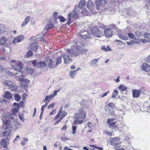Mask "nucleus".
<instances>
[{
    "instance_id": "c756f323",
    "label": "nucleus",
    "mask_w": 150,
    "mask_h": 150,
    "mask_svg": "<svg viewBox=\"0 0 150 150\" xmlns=\"http://www.w3.org/2000/svg\"><path fill=\"white\" fill-rule=\"evenodd\" d=\"M101 49L105 52L110 51L112 50L109 46H107L106 47L105 46H103L102 47Z\"/></svg>"
},
{
    "instance_id": "680f3d73",
    "label": "nucleus",
    "mask_w": 150,
    "mask_h": 150,
    "mask_svg": "<svg viewBox=\"0 0 150 150\" xmlns=\"http://www.w3.org/2000/svg\"><path fill=\"white\" fill-rule=\"evenodd\" d=\"M87 125H88V126L90 128H91L93 127V125L92 123L91 122H88Z\"/></svg>"
},
{
    "instance_id": "de8ad7c7",
    "label": "nucleus",
    "mask_w": 150,
    "mask_h": 150,
    "mask_svg": "<svg viewBox=\"0 0 150 150\" xmlns=\"http://www.w3.org/2000/svg\"><path fill=\"white\" fill-rule=\"evenodd\" d=\"M59 18L60 19V21L62 22H64L65 21V18L62 16H60L59 17Z\"/></svg>"
},
{
    "instance_id": "4d7b16f0",
    "label": "nucleus",
    "mask_w": 150,
    "mask_h": 150,
    "mask_svg": "<svg viewBox=\"0 0 150 150\" xmlns=\"http://www.w3.org/2000/svg\"><path fill=\"white\" fill-rule=\"evenodd\" d=\"M0 28L2 29H4V32L6 30V28L5 26L3 25H1L0 26Z\"/></svg>"
},
{
    "instance_id": "2eb2a0df",
    "label": "nucleus",
    "mask_w": 150,
    "mask_h": 150,
    "mask_svg": "<svg viewBox=\"0 0 150 150\" xmlns=\"http://www.w3.org/2000/svg\"><path fill=\"white\" fill-rule=\"evenodd\" d=\"M141 69L145 71H148L150 70V65L146 63H144L142 65Z\"/></svg>"
},
{
    "instance_id": "052dcab7",
    "label": "nucleus",
    "mask_w": 150,
    "mask_h": 150,
    "mask_svg": "<svg viewBox=\"0 0 150 150\" xmlns=\"http://www.w3.org/2000/svg\"><path fill=\"white\" fill-rule=\"evenodd\" d=\"M68 21L67 22V24L69 25V24L70 23V21H71V18H70L69 16H68Z\"/></svg>"
},
{
    "instance_id": "ddd939ff",
    "label": "nucleus",
    "mask_w": 150,
    "mask_h": 150,
    "mask_svg": "<svg viewBox=\"0 0 150 150\" xmlns=\"http://www.w3.org/2000/svg\"><path fill=\"white\" fill-rule=\"evenodd\" d=\"M11 117H12L10 116L8 119L6 120L4 122V125L6 126L7 129H8L9 128H11V126H12V121L10 120Z\"/></svg>"
},
{
    "instance_id": "c85d7f7f",
    "label": "nucleus",
    "mask_w": 150,
    "mask_h": 150,
    "mask_svg": "<svg viewBox=\"0 0 150 150\" xmlns=\"http://www.w3.org/2000/svg\"><path fill=\"white\" fill-rule=\"evenodd\" d=\"M115 118H113L112 119H108L107 123H108L110 125H114L116 123V122H112L113 121L115 120Z\"/></svg>"
},
{
    "instance_id": "e433bc0d",
    "label": "nucleus",
    "mask_w": 150,
    "mask_h": 150,
    "mask_svg": "<svg viewBox=\"0 0 150 150\" xmlns=\"http://www.w3.org/2000/svg\"><path fill=\"white\" fill-rule=\"evenodd\" d=\"M62 61L60 57H58L57 59V62L56 63V67L59 64H61L62 63Z\"/></svg>"
},
{
    "instance_id": "9b49d317",
    "label": "nucleus",
    "mask_w": 150,
    "mask_h": 150,
    "mask_svg": "<svg viewBox=\"0 0 150 150\" xmlns=\"http://www.w3.org/2000/svg\"><path fill=\"white\" fill-rule=\"evenodd\" d=\"M104 32L105 35L107 38H110L112 36V31L110 29H105L104 30Z\"/></svg>"
},
{
    "instance_id": "aec40b11",
    "label": "nucleus",
    "mask_w": 150,
    "mask_h": 150,
    "mask_svg": "<svg viewBox=\"0 0 150 150\" xmlns=\"http://www.w3.org/2000/svg\"><path fill=\"white\" fill-rule=\"evenodd\" d=\"M7 39L4 36L1 38L0 40V44L2 45H5L7 44Z\"/></svg>"
},
{
    "instance_id": "a211bd4d",
    "label": "nucleus",
    "mask_w": 150,
    "mask_h": 150,
    "mask_svg": "<svg viewBox=\"0 0 150 150\" xmlns=\"http://www.w3.org/2000/svg\"><path fill=\"white\" fill-rule=\"evenodd\" d=\"M30 18V16H27L25 18L24 20L22 22L21 24V27H23L27 24L28 22L29 21Z\"/></svg>"
},
{
    "instance_id": "5fc2aeb1",
    "label": "nucleus",
    "mask_w": 150,
    "mask_h": 150,
    "mask_svg": "<svg viewBox=\"0 0 150 150\" xmlns=\"http://www.w3.org/2000/svg\"><path fill=\"white\" fill-rule=\"evenodd\" d=\"M54 105L55 104L54 103H52L48 106V108L49 109L52 108L54 107Z\"/></svg>"
},
{
    "instance_id": "4be33fe9",
    "label": "nucleus",
    "mask_w": 150,
    "mask_h": 150,
    "mask_svg": "<svg viewBox=\"0 0 150 150\" xmlns=\"http://www.w3.org/2000/svg\"><path fill=\"white\" fill-rule=\"evenodd\" d=\"M79 68L76 70H74L70 71L69 75L72 78H74L75 77V75L76 74V71L79 70Z\"/></svg>"
},
{
    "instance_id": "39448f33",
    "label": "nucleus",
    "mask_w": 150,
    "mask_h": 150,
    "mask_svg": "<svg viewBox=\"0 0 150 150\" xmlns=\"http://www.w3.org/2000/svg\"><path fill=\"white\" fill-rule=\"evenodd\" d=\"M10 120L12 121V126L11 128H13L14 129H17L19 127L20 125V124L18 122V119L16 118H14V117H11Z\"/></svg>"
},
{
    "instance_id": "393cba45",
    "label": "nucleus",
    "mask_w": 150,
    "mask_h": 150,
    "mask_svg": "<svg viewBox=\"0 0 150 150\" xmlns=\"http://www.w3.org/2000/svg\"><path fill=\"white\" fill-rule=\"evenodd\" d=\"M118 93V91L116 90H114L112 93L111 97L108 98V100L110 101L111 99H112V98H115Z\"/></svg>"
},
{
    "instance_id": "69168bd1",
    "label": "nucleus",
    "mask_w": 150,
    "mask_h": 150,
    "mask_svg": "<svg viewBox=\"0 0 150 150\" xmlns=\"http://www.w3.org/2000/svg\"><path fill=\"white\" fill-rule=\"evenodd\" d=\"M19 117L20 120L22 121L23 122L25 120V119L22 116H21L20 115H19Z\"/></svg>"
},
{
    "instance_id": "72a5a7b5",
    "label": "nucleus",
    "mask_w": 150,
    "mask_h": 150,
    "mask_svg": "<svg viewBox=\"0 0 150 150\" xmlns=\"http://www.w3.org/2000/svg\"><path fill=\"white\" fill-rule=\"evenodd\" d=\"M98 59H93L90 62V65L91 66H94L97 62Z\"/></svg>"
},
{
    "instance_id": "f257e3e1",
    "label": "nucleus",
    "mask_w": 150,
    "mask_h": 150,
    "mask_svg": "<svg viewBox=\"0 0 150 150\" xmlns=\"http://www.w3.org/2000/svg\"><path fill=\"white\" fill-rule=\"evenodd\" d=\"M86 50L85 49L81 48L80 47L76 46L74 49L73 51H71L69 49L67 50V52L69 54L70 53V56H75L78 55L81 53H86Z\"/></svg>"
},
{
    "instance_id": "0e129e2a",
    "label": "nucleus",
    "mask_w": 150,
    "mask_h": 150,
    "mask_svg": "<svg viewBox=\"0 0 150 150\" xmlns=\"http://www.w3.org/2000/svg\"><path fill=\"white\" fill-rule=\"evenodd\" d=\"M29 73H30L31 74H32L34 72V70L33 69H30L28 70Z\"/></svg>"
},
{
    "instance_id": "6ab92c4d",
    "label": "nucleus",
    "mask_w": 150,
    "mask_h": 150,
    "mask_svg": "<svg viewBox=\"0 0 150 150\" xmlns=\"http://www.w3.org/2000/svg\"><path fill=\"white\" fill-rule=\"evenodd\" d=\"M54 26V25L51 22L49 21L48 23L46 26L45 29H44V31L45 32H46L49 29L53 28Z\"/></svg>"
},
{
    "instance_id": "f8f14e48",
    "label": "nucleus",
    "mask_w": 150,
    "mask_h": 150,
    "mask_svg": "<svg viewBox=\"0 0 150 150\" xmlns=\"http://www.w3.org/2000/svg\"><path fill=\"white\" fill-rule=\"evenodd\" d=\"M24 39V36L23 35H18L14 38L13 41V43L19 42L23 40Z\"/></svg>"
},
{
    "instance_id": "cd10ccee",
    "label": "nucleus",
    "mask_w": 150,
    "mask_h": 150,
    "mask_svg": "<svg viewBox=\"0 0 150 150\" xmlns=\"http://www.w3.org/2000/svg\"><path fill=\"white\" fill-rule=\"evenodd\" d=\"M10 134V133L9 132L5 131L3 132V137H5V139L6 140H8V139L7 137H9Z\"/></svg>"
},
{
    "instance_id": "6e6552de",
    "label": "nucleus",
    "mask_w": 150,
    "mask_h": 150,
    "mask_svg": "<svg viewBox=\"0 0 150 150\" xmlns=\"http://www.w3.org/2000/svg\"><path fill=\"white\" fill-rule=\"evenodd\" d=\"M79 11L77 9V7L76 6L74 10L69 14L68 16H69L70 18L71 17L76 18L78 17Z\"/></svg>"
},
{
    "instance_id": "7ed1b4c3",
    "label": "nucleus",
    "mask_w": 150,
    "mask_h": 150,
    "mask_svg": "<svg viewBox=\"0 0 150 150\" xmlns=\"http://www.w3.org/2000/svg\"><path fill=\"white\" fill-rule=\"evenodd\" d=\"M86 116V112L84 110V109L80 108L78 110V113L76 114V119H83Z\"/></svg>"
},
{
    "instance_id": "473e14b6",
    "label": "nucleus",
    "mask_w": 150,
    "mask_h": 150,
    "mask_svg": "<svg viewBox=\"0 0 150 150\" xmlns=\"http://www.w3.org/2000/svg\"><path fill=\"white\" fill-rule=\"evenodd\" d=\"M118 89L121 91H124L127 89V88L122 85H120L119 86Z\"/></svg>"
},
{
    "instance_id": "f704fd0d",
    "label": "nucleus",
    "mask_w": 150,
    "mask_h": 150,
    "mask_svg": "<svg viewBox=\"0 0 150 150\" xmlns=\"http://www.w3.org/2000/svg\"><path fill=\"white\" fill-rule=\"evenodd\" d=\"M120 38L122 40H128V38L127 36H125L123 34H120L119 35Z\"/></svg>"
},
{
    "instance_id": "79ce46f5",
    "label": "nucleus",
    "mask_w": 150,
    "mask_h": 150,
    "mask_svg": "<svg viewBox=\"0 0 150 150\" xmlns=\"http://www.w3.org/2000/svg\"><path fill=\"white\" fill-rule=\"evenodd\" d=\"M105 106H108V108H114L115 107L114 104L112 103H110L108 105Z\"/></svg>"
},
{
    "instance_id": "603ef678",
    "label": "nucleus",
    "mask_w": 150,
    "mask_h": 150,
    "mask_svg": "<svg viewBox=\"0 0 150 150\" xmlns=\"http://www.w3.org/2000/svg\"><path fill=\"white\" fill-rule=\"evenodd\" d=\"M20 136L18 135H17L16 138L13 140V142L14 143H15L17 141L20 139Z\"/></svg>"
},
{
    "instance_id": "f3484780",
    "label": "nucleus",
    "mask_w": 150,
    "mask_h": 150,
    "mask_svg": "<svg viewBox=\"0 0 150 150\" xmlns=\"http://www.w3.org/2000/svg\"><path fill=\"white\" fill-rule=\"evenodd\" d=\"M87 7L88 9L91 11L93 8V2L91 0H89L87 3Z\"/></svg>"
},
{
    "instance_id": "774afa93",
    "label": "nucleus",
    "mask_w": 150,
    "mask_h": 150,
    "mask_svg": "<svg viewBox=\"0 0 150 150\" xmlns=\"http://www.w3.org/2000/svg\"><path fill=\"white\" fill-rule=\"evenodd\" d=\"M45 107H46L44 105H43L42 106L41 110V112H43L44 110Z\"/></svg>"
},
{
    "instance_id": "5701e85b",
    "label": "nucleus",
    "mask_w": 150,
    "mask_h": 150,
    "mask_svg": "<svg viewBox=\"0 0 150 150\" xmlns=\"http://www.w3.org/2000/svg\"><path fill=\"white\" fill-rule=\"evenodd\" d=\"M4 97L5 98L9 99L12 97V95L9 92L6 91L5 93Z\"/></svg>"
},
{
    "instance_id": "6e6d98bb",
    "label": "nucleus",
    "mask_w": 150,
    "mask_h": 150,
    "mask_svg": "<svg viewBox=\"0 0 150 150\" xmlns=\"http://www.w3.org/2000/svg\"><path fill=\"white\" fill-rule=\"evenodd\" d=\"M62 108H61L59 109V112L57 114V115H58L59 117L61 115L62 113Z\"/></svg>"
},
{
    "instance_id": "8fccbe9b",
    "label": "nucleus",
    "mask_w": 150,
    "mask_h": 150,
    "mask_svg": "<svg viewBox=\"0 0 150 150\" xmlns=\"http://www.w3.org/2000/svg\"><path fill=\"white\" fill-rule=\"evenodd\" d=\"M82 12L84 15L87 14V11L86 8H83L82 9Z\"/></svg>"
},
{
    "instance_id": "338daca9",
    "label": "nucleus",
    "mask_w": 150,
    "mask_h": 150,
    "mask_svg": "<svg viewBox=\"0 0 150 150\" xmlns=\"http://www.w3.org/2000/svg\"><path fill=\"white\" fill-rule=\"evenodd\" d=\"M69 139L67 138H66V137H62V138H61V139L63 141H66L67 140H68Z\"/></svg>"
},
{
    "instance_id": "3c124183",
    "label": "nucleus",
    "mask_w": 150,
    "mask_h": 150,
    "mask_svg": "<svg viewBox=\"0 0 150 150\" xmlns=\"http://www.w3.org/2000/svg\"><path fill=\"white\" fill-rule=\"evenodd\" d=\"M145 61L147 62H150V55L145 58Z\"/></svg>"
},
{
    "instance_id": "ea45409f",
    "label": "nucleus",
    "mask_w": 150,
    "mask_h": 150,
    "mask_svg": "<svg viewBox=\"0 0 150 150\" xmlns=\"http://www.w3.org/2000/svg\"><path fill=\"white\" fill-rule=\"evenodd\" d=\"M90 146L92 147H93L95 148L96 149H99V150H103V148L100 147H99L97 145H90Z\"/></svg>"
},
{
    "instance_id": "423d86ee",
    "label": "nucleus",
    "mask_w": 150,
    "mask_h": 150,
    "mask_svg": "<svg viewBox=\"0 0 150 150\" xmlns=\"http://www.w3.org/2000/svg\"><path fill=\"white\" fill-rule=\"evenodd\" d=\"M70 53L69 54L67 51L66 53L63 55L64 59V63L65 64H69L72 62V60L70 57L73 56H70Z\"/></svg>"
},
{
    "instance_id": "58836bf2",
    "label": "nucleus",
    "mask_w": 150,
    "mask_h": 150,
    "mask_svg": "<svg viewBox=\"0 0 150 150\" xmlns=\"http://www.w3.org/2000/svg\"><path fill=\"white\" fill-rule=\"evenodd\" d=\"M28 139L25 138H23V140L21 141V144L23 145H24L28 142Z\"/></svg>"
},
{
    "instance_id": "37998d69",
    "label": "nucleus",
    "mask_w": 150,
    "mask_h": 150,
    "mask_svg": "<svg viewBox=\"0 0 150 150\" xmlns=\"http://www.w3.org/2000/svg\"><path fill=\"white\" fill-rule=\"evenodd\" d=\"M144 37L145 38H148L150 40V33H145L144 34Z\"/></svg>"
},
{
    "instance_id": "7c9ffc66",
    "label": "nucleus",
    "mask_w": 150,
    "mask_h": 150,
    "mask_svg": "<svg viewBox=\"0 0 150 150\" xmlns=\"http://www.w3.org/2000/svg\"><path fill=\"white\" fill-rule=\"evenodd\" d=\"M1 143L2 146L4 148H5L6 147V142L4 139H1Z\"/></svg>"
},
{
    "instance_id": "2f4dec72",
    "label": "nucleus",
    "mask_w": 150,
    "mask_h": 150,
    "mask_svg": "<svg viewBox=\"0 0 150 150\" xmlns=\"http://www.w3.org/2000/svg\"><path fill=\"white\" fill-rule=\"evenodd\" d=\"M14 97L15 100L17 101H19L21 98V96L18 94H15Z\"/></svg>"
},
{
    "instance_id": "bb28decb",
    "label": "nucleus",
    "mask_w": 150,
    "mask_h": 150,
    "mask_svg": "<svg viewBox=\"0 0 150 150\" xmlns=\"http://www.w3.org/2000/svg\"><path fill=\"white\" fill-rule=\"evenodd\" d=\"M87 104V101L85 100H82L81 103V105L83 107H88V105Z\"/></svg>"
},
{
    "instance_id": "9d476101",
    "label": "nucleus",
    "mask_w": 150,
    "mask_h": 150,
    "mask_svg": "<svg viewBox=\"0 0 150 150\" xmlns=\"http://www.w3.org/2000/svg\"><path fill=\"white\" fill-rule=\"evenodd\" d=\"M104 109L108 115H114L115 111L114 108H108V106H105Z\"/></svg>"
},
{
    "instance_id": "4468645a",
    "label": "nucleus",
    "mask_w": 150,
    "mask_h": 150,
    "mask_svg": "<svg viewBox=\"0 0 150 150\" xmlns=\"http://www.w3.org/2000/svg\"><path fill=\"white\" fill-rule=\"evenodd\" d=\"M54 62L51 59H49L47 62V65L50 69H52L56 68L57 67L56 64H54Z\"/></svg>"
},
{
    "instance_id": "09e8293b",
    "label": "nucleus",
    "mask_w": 150,
    "mask_h": 150,
    "mask_svg": "<svg viewBox=\"0 0 150 150\" xmlns=\"http://www.w3.org/2000/svg\"><path fill=\"white\" fill-rule=\"evenodd\" d=\"M27 57H30L32 56L33 54V53L31 51H28L27 52Z\"/></svg>"
},
{
    "instance_id": "1a4fd4ad",
    "label": "nucleus",
    "mask_w": 150,
    "mask_h": 150,
    "mask_svg": "<svg viewBox=\"0 0 150 150\" xmlns=\"http://www.w3.org/2000/svg\"><path fill=\"white\" fill-rule=\"evenodd\" d=\"M133 97L137 98L139 97L140 94L142 93V91L140 90L134 89L132 92Z\"/></svg>"
},
{
    "instance_id": "a18cd8bd",
    "label": "nucleus",
    "mask_w": 150,
    "mask_h": 150,
    "mask_svg": "<svg viewBox=\"0 0 150 150\" xmlns=\"http://www.w3.org/2000/svg\"><path fill=\"white\" fill-rule=\"evenodd\" d=\"M72 130H73L72 134H75V133H76V130L77 128V127L76 126H72Z\"/></svg>"
},
{
    "instance_id": "e2e57ef3",
    "label": "nucleus",
    "mask_w": 150,
    "mask_h": 150,
    "mask_svg": "<svg viewBox=\"0 0 150 150\" xmlns=\"http://www.w3.org/2000/svg\"><path fill=\"white\" fill-rule=\"evenodd\" d=\"M13 106H14L16 107V108H20V107L19 104L16 103H14Z\"/></svg>"
},
{
    "instance_id": "c03bdc74",
    "label": "nucleus",
    "mask_w": 150,
    "mask_h": 150,
    "mask_svg": "<svg viewBox=\"0 0 150 150\" xmlns=\"http://www.w3.org/2000/svg\"><path fill=\"white\" fill-rule=\"evenodd\" d=\"M117 140V138L116 139L115 138L113 139L111 143L113 145H117V143L116 142Z\"/></svg>"
},
{
    "instance_id": "f03ea898",
    "label": "nucleus",
    "mask_w": 150,
    "mask_h": 150,
    "mask_svg": "<svg viewBox=\"0 0 150 150\" xmlns=\"http://www.w3.org/2000/svg\"><path fill=\"white\" fill-rule=\"evenodd\" d=\"M16 64L15 66L12 65V67L15 71H19L20 73L19 75H18V73H16V75L18 76H21L22 75L21 71L23 67V65L22 63L20 62H18Z\"/></svg>"
},
{
    "instance_id": "a878e982",
    "label": "nucleus",
    "mask_w": 150,
    "mask_h": 150,
    "mask_svg": "<svg viewBox=\"0 0 150 150\" xmlns=\"http://www.w3.org/2000/svg\"><path fill=\"white\" fill-rule=\"evenodd\" d=\"M88 31H85L83 33H81L80 35L84 39H86L88 38Z\"/></svg>"
},
{
    "instance_id": "bf43d9fd",
    "label": "nucleus",
    "mask_w": 150,
    "mask_h": 150,
    "mask_svg": "<svg viewBox=\"0 0 150 150\" xmlns=\"http://www.w3.org/2000/svg\"><path fill=\"white\" fill-rule=\"evenodd\" d=\"M110 93V91H108L107 92L105 93L104 94H103V96H101V97L102 98H103L104 97L106 96H107V94H108V93Z\"/></svg>"
},
{
    "instance_id": "13d9d810",
    "label": "nucleus",
    "mask_w": 150,
    "mask_h": 150,
    "mask_svg": "<svg viewBox=\"0 0 150 150\" xmlns=\"http://www.w3.org/2000/svg\"><path fill=\"white\" fill-rule=\"evenodd\" d=\"M18 80L19 81L23 82H25L26 80V79L22 78H19Z\"/></svg>"
},
{
    "instance_id": "b1692460",
    "label": "nucleus",
    "mask_w": 150,
    "mask_h": 150,
    "mask_svg": "<svg viewBox=\"0 0 150 150\" xmlns=\"http://www.w3.org/2000/svg\"><path fill=\"white\" fill-rule=\"evenodd\" d=\"M85 4L86 1L85 0H81L78 4L79 7L81 9L82 8L85 6Z\"/></svg>"
},
{
    "instance_id": "4c0bfd02",
    "label": "nucleus",
    "mask_w": 150,
    "mask_h": 150,
    "mask_svg": "<svg viewBox=\"0 0 150 150\" xmlns=\"http://www.w3.org/2000/svg\"><path fill=\"white\" fill-rule=\"evenodd\" d=\"M19 108H16L12 109V112L14 115H15V114L18 112Z\"/></svg>"
},
{
    "instance_id": "49530a36",
    "label": "nucleus",
    "mask_w": 150,
    "mask_h": 150,
    "mask_svg": "<svg viewBox=\"0 0 150 150\" xmlns=\"http://www.w3.org/2000/svg\"><path fill=\"white\" fill-rule=\"evenodd\" d=\"M53 97L52 96V94H51L50 95L47 96L46 97V98L48 100H49V101L51 100Z\"/></svg>"
},
{
    "instance_id": "c9c22d12",
    "label": "nucleus",
    "mask_w": 150,
    "mask_h": 150,
    "mask_svg": "<svg viewBox=\"0 0 150 150\" xmlns=\"http://www.w3.org/2000/svg\"><path fill=\"white\" fill-rule=\"evenodd\" d=\"M128 36L132 39H133L134 40H136L137 39L135 36L133 34L131 33H129L128 34Z\"/></svg>"
},
{
    "instance_id": "412c9836",
    "label": "nucleus",
    "mask_w": 150,
    "mask_h": 150,
    "mask_svg": "<svg viewBox=\"0 0 150 150\" xmlns=\"http://www.w3.org/2000/svg\"><path fill=\"white\" fill-rule=\"evenodd\" d=\"M4 84L7 86L13 88L14 86L13 84V82L8 80H6L4 83Z\"/></svg>"
},
{
    "instance_id": "20e7f679",
    "label": "nucleus",
    "mask_w": 150,
    "mask_h": 150,
    "mask_svg": "<svg viewBox=\"0 0 150 150\" xmlns=\"http://www.w3.org/2000/svg\"><path fill=\"white\" fill-rule=\"evenodd\" d=\"M32 63L34 67L41 69L44 68L46 65L45 62L40 61L38 63L36 60H32Z\"/></svg>"
},
{
    "instance_id": "0eeeda50",
    "label": "nucleus",
    "mask_w": 150,
    "mask_h": 150,
    "mask_svg": "<svg viewBox=\"0 0 150 150\" xmlns=\"http://www.w3.org/2000/svg\"><path fill=\"white\" fill-rule=\"evenodd\" d=\"M93 35L97 37H101L102 36L101 32L97 28L94 27L91 30Z\"/></svg>"
},
{
    "instance_id": "a19ab883",
    "label": "nucleus",
    "mask_w": 150,
    "mask_h": 150,
    "mask_svg": "<svg viewBox=\"0 0 150 150\" xmlns=\"http://www.w3.org/2000/svg\"><path fill=\"white\" fill-rule=\"evenodd\" d=\"M61 87H60L58 90H55L54 91V93L53 94H52V96L54 97V96H56L57 95V93L59 92L62 89Z\"/></svg>"
},
{
    "instance_id": "dca6fc26",
    "label": "nucleus",
    "mask_w": 150,
    "mask_h": 150,
    "mask_svg": "<svg viewBox=\"0 0 150 150\" xmlns=\"http://www.w3.org/2000/svg\"><path fill=\"white\" fill-rule=\"evenodd\" d=\"M29 48L34 52H36L38 48L37 44L35 43L30 44L29 46Z\"/></svg>"
},
{
    "instance_id": "864d4df0",
    "label": "nucleus",
    "mask_w": 150,
    "mask_h": 150,
    "mask_svg": "<svg viewBox=\"0 0 150 150\" xmlns=\"http://www.w3.org/2000/svg\"><path fill=\"white\" fill-rule=\"evenodd\" d=\"M104 133L105 134H106L110 135L111 136L112 135V134L110 132L108 131H104Z\"/></svg>"
}]
</instances>
